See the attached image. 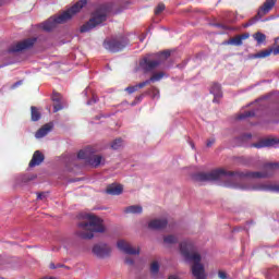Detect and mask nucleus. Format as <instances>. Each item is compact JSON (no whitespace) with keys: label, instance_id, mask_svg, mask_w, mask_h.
Here are the masks:
<instances>
[{"label":"nucleus","instance_id":"obj_15","mask_svg":"<svg viewBox=\"0 0 279 279\" xmlns=\"http://www.w3.org/2000/svg\"><path fill=\"white\" fill-rule=\"evenodd\" d=\"M275 145H278V140L276 138H266L262 142L254 144L253 147H256L257 149H260L263 147H275Z\"/></svg>","mask_w":279,"mask_h":279},{"label":"nucleus","instance_id":"obj_39","mask_svg":"<svg viewBox=\"0 0 279 279\" xmlns=\"http://www.w3.org/2000/svg\"><path fill=\"white\" fill-rule=\"evenodd\" d=\"M97 100H98L97 96H93V98L87 101V105L93 106V104H97Z\"/></svg>","mask_w":279,"mask_h":279},{"label":"nucleus","instance_id":"obj_27","mask_svg":"<svg viewBox=\"0 0 279 279\" xmlns=\"http://www.w3.org/2000/svg\"><path fill=\"white\" fill-rule=\"evenodd\" d=\"M163 77H165V73L158 72V73L153 74L150 80H148V82H160V80Z\"/></svg>","mask_w":279,"mask_h":279},{"label":"nucleus","instance_id":"obj_1","mask_svg":"<svg viewBox=\"0 0 279 279\" xmlns=\"http://www.w3.org/2000/svg\"><path fill=\"white\" fill-rule=\"evenodd\" d=\"M279 162H268L264 165V171H228L226 169L213 170L209 173L199 172L194 175L196 182H215L221 178H248L250 180H258L274 175V171H278Z\"/></svg>","mask_w":279,"mask_h":279},{"label":"nucleus","instance_id":"obj_14","mask_svg":"<svg viewBox=\"0 0 279 279\" xmlns=\"http://www.w3.org/2000/svg\"><path fill=\"white\" fill-rule=\"evenodd\" d=\"M51 130H53V124L47 123L36 132L35 137L45 138V136H47Z\"/></svg>","mask_w":279,"mask_h":279},{"label":"nucleus","instance_id":"obj_32","mask_svg":"<svg viewBox=\"0 0 279 279\" xmlns=\"http://www.w3.org/2000/svg\"><path fill=\"white\" fill-rule=\"evenodd\" d=\"M128 92L129 95H132V93H136V90H138V86H129L125 89Z\"/></svg>","mask_w":279,"mask_h":279},{"label":"nucleus","instance_id":"obj_29","mask_svg":"<svg viewBox=\"0 0 279 279\" xmlns=\"http://www.w3.org/2000/svg\"><path fill=\"white\" fill-rule=\"evenodd\" d=\"M90 156V150L85 149V150H81L77 154V158H80L81 160H86V158H88Z\"/></svg>","mask_w":279,"mask_h":279},{"label":"nucleus","instance_id":"obj_25","mask_svg":"<svg viewBox=\"0 0 279 279\" xmlns=\"http://www.w3.org/2000/svg\"><path fill=\"white\" fill-rule=\"evenodd\" d=\"M32 121H40V110L36 107H31Z\"/></svg>","mask_w":279,"mask_h":279},{"label":"nucleus","instance_id":"obj_49","mask_svg":"<svg viewBox=\"0 0 279 279\" xmlns=\"http://www.w3.org/2000/svg\"><path fill=\"white\" fill-rule=\"evenodd\" d=\"M226 186H230V184L227 183Z\"/></svg>","mask_w":279,"mask_h":279},{"label":"nucleus","instance_id":"obj_21","mask_svg":"<svg viewBox=\"0 0 279 279\" xmlns=\"http://www.w3.org/2000/svg\"><path fill=\"white\" fill-rule=\"evenodd\" d=\"M160 271V263H158V260H154L150 264V274H151V278H158V274Z\"/></svg>","mask_w":279,"mask_h":279},{"label":"nucleus","instance_id":"obj_46","mask_svg":"<svg viewBox=\"0 0 279 279\" xmlns=\"http://www.w3.org/2000/svg\"><path fill=\"white\" fill-rule=\"evenodd\" d=\"M190 145H191L192 149H195V144L193 142H190Z\"/></svg>","mask_w":279,"mask_h":279},{"label":"nucleus","instance_id":"obj_50","mask_svg":"<svg viewBox=\"0 0 279 279\" xmlns=\"http://www.w3.org/2000/svg\"><path fill=\"white\" fill-rule=\"evenodd\" d=\"M243 189L250 190V187H243Z\"/></svg>","mask_w":279,"mask_h":279},{"label":"nucleus","instance_id":"obj_34","mask_svg":"<svg viewBox=\"0 0 279 279\" xmlns=\"http://www.w3.org/2000/svg\"><path fill=\"white\" fill-rule=\"evenodd\" d=\"M165 243H175V236H173V235L166 236Z\"/></svg>","mask_w":279,"mask_h":279},{"label":"nucleus","instance_id":"obj_20","mask_svg":"<svg viewBox=\"0 0 279 279\" xmlns=\"http://www.w3.org/2000/svg\"><path fill=\"white\" fill-rule=\"evenodd\" d=\"M101 162H104V157H101V155H92L88 158V163L92 167H99V165H101Z\"/></svg>","mask_w":279,"mask_h":279},{"label":"nucleus","instance_id":"obj_9","mask_svg":"<svg viewBox=\"0 0 279 279\" xmlns=\"http://www.w3.org/2000/svg\"><path fill=\"white\" fill-rule=\"evenodd\" d=\"M34 43H36V38L24 39L11 46L9 51L10 53H19V51H25V49H32V47H34Z\"/></svg>","mask_w":279,"mask_h":279},{"label":"nucleus","instance_id":"obj_38","mask_svg":"<svg viewBox=\"0 0 279 279\" xmlns=\"http://www.w3.org/2000/svg\"><path fill=\"white\" fill-rule=\"evenodd\" d=\"M218 278H220V279H228V274H226V271L220 270L218 272Z\"/></svg>","mask_w":279,"mask_h":279},{"label":"nucleus","instance_id":"obj_2","mask_svg":"<svg viewBox=\"0 0 279 279\" xmlns=\"http://www.w3.org/2000/svg\"><path fill=\"white\" fill-rule=\"evenodd\" d=\"M180 253L185 263L191 265L192 276H194L195 279H206V268L204 264H202V254L197 252V247L191 242H181Z\"/></svg>","mask_w":279,"mask_h":279},{"label":"nucleus","instance_id":"obj_35","mask_svg":"<svg viewBox=\"0 0 279 279\" xmlns=\"http://www.w3.org/2000/svg\"><path fill=\"white\" fill-rule=\"evenodd\" d=\"M149 84H150V81L148 80V81H144L135 86H137V89H138V88H145V86H147Z\"/></svg>","mask_w":279,"mask_h":279},{"label":"nucleus","instance_id":"obj_3","mask_svg":"<svg viewBox=\"0 0 279 279\" xmlns=\"http://www.w3.org/2000/svg\"><path fill=\"white\" fill-rule=\"evenodd\" d=\"M95 232H106L104 219L93 214H86L83 217V220L77 225L76 236H78V239H84L85 241H90V239H95Z\"/></svg>","mask_w":279,"mask_h":279},{"label":"nucleus","instance_id":"obj_37","mask_svg":"<svg viewBox=\"0 0 279 279\" xmlns=\"http://www.w3.org/2000/svg\"><path fill=\"white\" fill-rule=\"evenodd\" d=\"M247 117H254V112H252V111H246L244 114H241V116L239 117V119H245V118H247Z\"/></svg>","mask_w":279,"mask_h":279},{"label":"nucleus","instance_id":"obj_23","mask_svg":"<svg viewBox=\"0 0 279 279\" xmlns=\"http://www.w3.org/2000/svg\"><path fill=\"white\" fill-rule=\"evenodd\" d=\"M210 93L214 95V97H221V85L214 83L211 85Z\"/></svg>","mask_w":279,"mask_h":279},{"label":"nucleus","instance_id":"obj_36","mask_svg":"<svg viewBox=\"0 0 279 279\" xmlns=\"http://www.w3.org/2000/svg\"><path fill=\"white\" fill-rule=\"evenodd\" d=\"M125 265H129L130 267H132L134 265V259L132 257H126L124 259Z\"/></svg>","mask_w":279,"mask_h":279},{"label":"nucleus","instance_id":"obj_26","mask_svg":"<svg viewBox=\"0 0 279 279\" xmlns=\"http://www.w3.org/2000/svg\"><path fill=\"white\" fill-rule=\"evenodd\" d=\"M227 45H234L235 47H241L243 45V40L240 38V36H235L231 38Z\"/></svg>","mask_w":279,"mask_h":279},{"label":"nucleus","instance_id":"obj_7","mask_svg":"<svg viewBox=\"0 0 279 279\" xmlns=\"http://www.w3.org/2000/svg\"><path fill=\"white\" fill-rule=\"evenodd\" d=\"M128 38L126 37H118L112 39H107L104 43L105 49L108 51H112L113 53H117V51H121L122 49H125L128 46Z\"/></svg>","mask_w":279,"mask_h":279},{"label":"nucleus","instance_id":"obj_22","mask_svg":"<svg viewBox=\"0 0 279 279\" xmlns=\"http://www.w3.org/2000/svg\"><path fill=\"white\" fill-rule=\"evenodd\" d=\"M271 53H274V49L268 48V49L260 50L259 52L255 53L253 56V58H269V56H271Z\"/></svg>","mask_w":279,"mask_h":279},{"label":"nucleus","instance_id":"obj_4","mask_svg":"<svg viewBox=\"0 0 279 279\" xmlns=\"http://www.w3.org/2000/svg\"><path fill=\"white\" fill-rule=\"evenodd\" d=\"M84 5H86V0L76 2L72 8L63 12L61 15L57 17H50L48 21L41 23V29H44V32H51V29H54L57 25L66 23V21H71V19H73V16H75V14H77V12H80Z\"/></svg>","mask_w":279,"mask_h":279},{"label":"nucleus","instance_id":"obj_13","mask_svg":"<svg viewBox=\"0 0 279 279\" xmlns=\"http://www.w3.org/2000/svg\"><path fill=\"white\" fill-rule=\"evenodd\" d=\"M253 191H270L271 193H279V184H260L252 187Z\"/></svg>","mask_w":279,"mask_h":279},{"label":"nucleus","instance_id":"obj_33","mask_svg":"<svg viewBox=\"0 0 279 279\" xmlns=\"http://www.w3.org/2000/svg\"><path fill=\"white\" fill-rule=\"evenodd\" d=\"M165 11V4H158L155 9V14H161Z\"/></svg>","mask_w":279,"mask_h":279},{"label":"nucleus","instance_id":"obj_8","mask_svg":"<svg viewBox=\"0 0 279 279\" xmlns=\"http://www.w3.org/2000/svg\"><path fill=\"white\" fill-rule=\"evenodd\" d=\"M92 252L97 258H108L112 254V248L107 243L100 242L93 246Z\"/></svg>","mask_w":279,"mask_h":279},{"label":"nucleus","instance_id":"obj_31","mask_svg":"<svg viewBox=\"0 0 279 279\" xmlns=\"http://www.w3.org/2000/svg\"><path fill=\"white\" fill-rule=\"evenodd\" d=\"M150 95L153 99H158V97H160V90H158L156 87H153L150 89Z\"/></svg>","mask_w":279,"mask_h":279},{"label":"nucleus","instance_id":"obj_19","mask_svg":"<svg viewBox=\"0 0 279 279\" xmlns=\"http://www.w3.org/2000/svg\"><path fill=\"white\" fill-rule=\"evenodd\" d=\"M106 193L108 195H121V193H123V186L122 185H109L106 190Z\"/></svg>","mask_w":279,"mask_h":279},{"label":"nucleus","instance_id":"obj_6","mask_svg":"<svg viewBox=\"0 0 279 279\" xmlns=\"http://www.w3.org/2000/svg\"><path fill=\"white\" fill-rule=\"evenodd\" d=\"M109 12L110 10L106 5L97 8L92 13L89 21L81 27L82 34L90 32V29H95V27H97V25H101V23H106Z\"/></svg>","mask_w":279,"mask_h":279},{"label":"nucleus","instance_id":"obj_48","mask_svg":"<svg viewBox=\"0 0 279 279\" xmlns=\"http://www.w3.org/2000/svg\"><path fill=\"white\" fill-rule=\"evenodd\" d=\"M168 279H175V276L171 275Z\"/></svg>","mask_w":279,"mask_h":279},{"label":"nucleus","instance_id":"obj_10","mask_svg":"<svg viewBox=\"0 0 279 279\" xmlns=\"http://www.w3.org/2000/svg\"><path fill=\"white\" fill-rule=\"evenodd\" d=\"M117 245L120 252H124V254H130L131 256L141 254V248L133 247L132 244L125 240L118 241Z\"/></svg>","mask_w":279,"mask_h":279},{"label":"nucleus","instance_id":"obj_42","mask_svg":"<svg viewBox=\"0 0 279 279\" xmlns=\"http://www.w3.org/2000/svg\"><path fill=\"white\" fill-rule=\"evenodd\" d=\"M47 197V193H38L37 198L38 199H45Z\"/></svg>","mask_w":279,"mask_h":279},{"label":"nucleus","instance_id":"obj_45","mask_svg":"<svg viewBox=\"0 0 279 279\" xmlns=\"http://www.w3.org/2000/svg\"><path fill=\"white\" fill-rule=\"evenodd\" d=\"M50 269H56V264L51 263L50 264Z\"/></svg>","mask_w":279,"mask_h":279},{"label":"nucleus","instance_id":"obj_17","mask_svg":"<svg viewBox=\"0 0 279 279\" xmlns=\"http://www.w3.org/2000/svg\"><path fill=\"white\" fill-rule=\"evenodd\" d=\"M52 101L53 105V112H59V110H62V96L58 93H54L52 95Z\"/></svg>","mask_w":279,"mask_h":279},{"label":"nucleus","instance_id":"obj_18","mask_svg":"<svg viewBox=\"0 0 279 279\" xmlns=\"http://www.w3.org/2000/svg\"><path fill=\"white\" fill-rule=\"evenodd\" d=\"M124 213L126 215H141V213H143V206L132 205V206L125 207Z\"/></svg>","mask_w":279,"mask_h":279},{"label":"nucleus","instance_id":"obj_44","mask_svg":"<svg viewBox=\"0 0 279 279\" xmlns=\"http://www.w3.org/2000/svg\"><path fill=\"white\" fill-rule=\"evenodd\" d=\"M274 54L279 56V47L274 48Z\"/></svg>","mask_w":279,"mask_h":279},{"label":"nucleus","instance_id":"obj_24","mask_svg":"<svg viewBox=\"0 0 279 279\" xmlns=\"http://www.w3.org/2000/svg\"><path fill=\"white\" fill-rule=\"evenodd\" d=\"M254 40H256L257 45H263L265 40H267V36L260 32H257L253 35Z\"/></svg>","mask_w":279,"mask_h":279},{"label":"nucleus","instance_id":"obj_43","mask_svg":"<svg viewBox=\"0 0 279 279\" xmlns=\"http://www.w3.org/2000/svg\"><path fill=\"white\" fill-rule=\"evenodd\" d=\"M254 23H256V19H254L250 23L245 24L244 27H250V25H254Z\"/></svg>","mask_w":279,"mask_h":279},{"label":"nucleus","instance_id":"obj_40","mask_svg":"<svg viewBox=\"0 0 279 279\" xmlns=\"http://www.w3.org/2000/svg\"><path fill=\"white\" fill-rule=\"evenodd\" d=\"M241 40H247V38H250V33H244L242 35H239Z\"/></svg>","mask_w":279,"mask_h":279},{"label":"nucleus","instance_id":"obj_47","mask_svg":"<svg viewBox=\"0 0 279 279\" xmlns=\"http://www.w3.org/2000/svg\"><path fill=\"white\" fill-rule=\"evenodd\" d=\"M138 101H141V99H143V95L137 97Z\"/></svg>","mask_w":279,"mask_h":279},{"label":"nucleus","instance_id":"obj_28","mask_svg":"<svg viewBox=\"0 0 279 279\" xmlns=\"http://www.w3.org/2000/svg\"><path fill=\"white\" fill-rule=\"evenodd\" d=\"M123 141L121 138H116L113 142H111V149H121Z\"/></svg>","mask_w":279,"mask_h":279},{"label":"nucleus","instance_id":"obj_11","mask_svg":"<svg viewBox=\"0 0 279 279\" xmlns=\"http://www.w3.org/2000/svg\"><path fill=\"white\" fill-rule=\"evenodd\" d=\"M277 1L278 0H266L264 2V4L259 8L258 12H257L259 17H263L266 14H269V12H271V10H274V5H276Z\"/></svg>","mask_w":279,"mask_h":279},{"label":"nucleus","instance_id":"obj_41","mask_svg":"<svg viewBox=\"0 0 279 279\" xmlns=\"http://www.w3.org/2000/svg\"><path fill=\"white\" fill-rule=\"evenodd\" d=\"M206 145H207V147H213V145H215V138L208 140Z\"/></svg>","mask_w":279,"mask_h":279},{"label":"nucleus","instance_id":"obj_5","mask_svg":"<svg viewBox=\"0 0 279 279\" xmlns=\"http://www.w3.org/2000/svg\"><path fill=\"white\" fill-rule=\"evenodd\" d=\"M171 56V51L166 50L156 54H148L144 57L140 61V66L145 71L146 73H149L150 71H154V69H158L167 58Z\"/></svg>","mask_w":279,"mask_h":279},{"label":"nucleus","instance_id":"obj_30","mask_svg":"<svg viewBox=\"0 0 279 279\" xmlns=\"http://www.w3.org/2000/svg\"><path fill=\"white\" fill-rule=\"evenodd\" d=\"M22 182L27 183V182H32V180H36V175L34 174H24L21 178Z\"/></svg>","mask_w":279,"mask_h":279},{"label":"nucleus","instance_id":"obj_12","mask_svg":"<svg viewBox=\"0 0 279 279\" xmlns=\"http://www.w3.org/2000/svg\"><path fill=\"white\" fill-rule=\"evenodd\" d=\"M167 223H169V221L166 218L154 219L149 221L148 228H150V230H162L167 228Z\"/></svg>","mask_w":279,"mask_h":279},{"label":"nucleus","instance_id":"obj_16","mask_svg":"<svg viewBox=\"0 0 279 279\" xmlns=\"http://www.w3.org/2000/svg\"><path fill=\"white\" fill-rule=\"evenodd\" d=\"M45 160V155L39 150H36L33 155L32 160L29 161V167H38Z\"/></svg>","mask_w":279,"mask_h":279}]
</instances>
